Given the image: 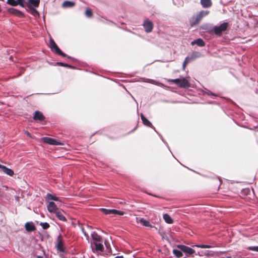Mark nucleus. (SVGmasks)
<instances>
[{
	"instance_id": "nucleus-10",
	"label": "nucleus",
	"mask_w": 258,
	"mask_h": 258,
	"mask_svg": "<svg viewBox=\"0 0 258 258\" xmlns=\"http://www.w3.org/2000/svg\"><path fill=\"white\" fill-rule=\"evenodd\" d=\"M42 140L44 143L49 145H57L59 144V143L55 140L49 137H43V138H42Z\"/></svg>"
},
{
	"instance_id": "nucleus-6",
	"label": "nucleus",
	"mask_w": 258,
	"mask_h": 258,
	"mask_svg": "<svg viewBox=\"0 0 258 258\" xmlns=\"http://www.w3.org/2000/svg\"><path fill=\"white\" fill-rule=\"evenodd\" d=\"M40 0H28L26 2V5L28 9L31 8H35L39 7Z\"/></svg>"
},
{
	"instance_id": "nucleus-24",
	"label": "nucleus",
	"mask_w": 258,
	"mask_h": 258,
	"mask_svg": "<svg viewBox=\"0 0 258 258\" xmlns=\"http://www.w3.org/2000/svg\"><path fill=\"white\" fill-rule=\"evenodd\" d=\"M55 212L56 215L57 217L60 219V220L65 221L66 220V219L65 217L62 215L59 211H54Z\"/></svg>"
},
{
	"instance_id": "nucleus-28",
	"label": "nucleus",
	"mask_w": 258,
	"mask_h": 258,
	"mask_svg": "<svg viewBox=\"0 0 258 258\" xmlns=\"http://www.w3.org/2000/svg\"><path fill=\"white\" fill-rule=\"evenodd\" d=\"M173 252L174 254L177 257H180L182 256V253L177 249H173Z\"/></svg>"
},
{
	"instance_id": "nucleus-12",
	"label": "nucleus",
	"mask_w": 258,
	"mask_h": 258,
	"mask_svg": "<svg viewBox=\"0 0 258 258\" xmlns=\"http://www.w3.org/2000/svg\"><path fill=\"white\" fill-rule=\"evenodd\" d=\"M25 228L27 232L34 231L36 229L35 226L32 222H26L25 224Z\"/></svg>"
},
{
	"instance_id": "nucleus-5",
	"label": "nucleus",
	"mask_w": 258,
	"mask_h": 258,
	"mask_svg": "<svg viewBox=\"0 0 258 258\" xmlns=\"http://www.w3.org/2000/svg\"><path fill=\"white\" fill-rule=\"evenodd\" d=\"M228 26V23L224 22L219 26H215L213 28V31L216 35L220 36L223 32H224L227 30Z\"/></svg>"
},
{
	"instance_id": "nucleus-48",
	"label": "nucleus",
	"mask_w": 258,
	"mask_h": 258,
	"mask_svg": "<svg viewBox=\"0 0 258 258\" xmlns=\"http://www.w3.org/2000/svg\"><path fill=\"white\" fill-rule=\"evenodd\" d=\"M27 135L30 136V134L29 133H27Z\"/></svg>"
},
{
	"instance_id": "nucleus-29",
	"label": "nucleus",
	"mask_w": 258,
	"mask_h": 258,
	"mask_svg": "<svg viewBox=\"0 0 258 258\" xmlns=\"http://www.w3.org/2000/svg\"><path fill=\"white\" fill-rule=\"evenodd\" d=\"M7 3L10 6L15 7L17 6L16 0H7Z\"/></svg>"
},
{
	"instance_id": "nucleus-20",
	"label": "nucleus",
	"mask_w": 258,
	"mask_h": 258,
	"mask_svg": "<svg viewBox=\"0 0 258 258\" xmlns=\"http://www.w3.org/2000/svg\"><path fill=\"white\" fill-rule=\"evenodd\" d=\"M57 241V243L56 246L57 249L59 250L60 251H63L62 243L61 242V237L60 236L58 237Z\"/></svg>"
},
{
	"instance_id": "nucleus-4",
	"label": "nucleus",
	"mask_w": 258,
	"mask_h": 258,
	"mask_svg": "<svg viewBox=\"0 0 258 258\" xmlns=\"http://www.w3.org/2000/svg\"><path fill=\"white\" fill-rule=\"evenodd\" d=\"M49 47L52 51H54L57 54L63 57L67 56V55L59 49V48L52 38H50L49 41Z\"/></svg>"
},
{
	"instance_id": "nucleus-30",
	"label": "nucleus",
	"mask_w": 258,
	"mask_h": 258,
	"mask_svg": "<svg viewBox=\"0 0 258 258\" xmlns=\"http://www.w3.org/2000/svg\"><path fill=\"white\" fill-rule=\"evenodd\" d=\"M85 15L88 17H91L93 15L92 11L90 9H86L85 11Z\"/></svg>"
},
{
	"instance_id": "nucleus-39",
	"label": "nucleus",
	"mask_w": 258,
	"mask_h": 258,
	"mask_svg": "<svg viewBox=\"0 0 258 258\" xmlns=\"http://www.w3.org/2000/svg\"><path fill=\"white\" fill-rule=\"evenodd\" d=\"M232 207L233 208H241V206H237L234 205V206H232Z\"/></svg>"
},
{
	"instance_id": "nucleus-13",
	"label": "nucleus",
	"mask_w": 258,
	"mask_h": 258,
	"mask_svg": "<svg viewBox=\"0 0 258 258\" xmlns=\"http://www.w3.org/2000/svg\"><path fill=\"white\" fill-rule=\"evenodd\" d=\"M136 221L137 223H140L141 224L145 226L150 227L151 228L153 227L147 220H145L143 218L136 217Z\"/></svg>"
},
{
	"instance_id": "nucleus-42",
	"label": "nucleus",
	"mask_w": 258,
	"mask_h": 258,
	"mask_svg": "<svg viewBox=\"0 0 258 258\" xmlns=\"http://www.w3.org/2000/svg\"><path fill=\"white\" fill-rule=\"evenodd\" d=\"M115 258H123L122 256H117Z\"/></svg>"
},
{
	"instance_id": "nucleus-23",
	"label": "nucleus",
	"mask_w": 258,
	"mask_h": 258,
	"mask_svg": "<svg viewBox=\"0 0 258 258\" xmlns=\"http://www.w3.org/2000/svg\"><path fill=\"white\" fill-rule=\"evenodd\" d=\"M195 57L193 56H191L190 57H186L185 59H184V61L183 63V69L184 70L185 69V68L186 67V66L187 65V64L191 60H192V59H194Z\"/></svg>"
},
{
	"instance_id": "nucleus-11",
	"label": "nucleus",
	"mask_w": 258,
	"mask_h": 258,
	"mask_svg": "<svg viewBox=\"0 0 258 258\" xmlns=\"http://www.w3.org/2000/svg\"><path fill=\"white\" fill-rule=\"evenodd\" d=\"M45 119V117L39 111H36L33 116V119L35 120L43 121Z\"/></svg>"
},
{
	"instance_id": "nucleus-26",
	"label": "nucleus",
	"mask_w": 258,
	"mask_h": 258,
	"mask_svg": "<svg viewBox=\"0 0 258 258\" xmlns=\"http://www.w3.org/2000/svg\"><path fill=\"white\" fill-rule=\"evenodd\" d=\"M74 5L75 3L71 1H64L62 4L64 7H72Z\"/></svg>"
},
{
	"instance_id": "nucleus-43",
	"label": "nucleus",
	"mask_w": 258,
	"mask_h": 258,
	"mask_svg": "<svg viewBox=\"0 0 258 258\" xmlns=\"http://www.w3.org/2000/svg\"><path fill=\"white\" fill-rule=\"evenodd\" d=\"M36 258H43V257H42V256H41L37 255V256H36Z\"/></svg>"
},
{
	"instance_id": "nucleus-25",
	"label": "nucleus",
	"mask_w": 258,
	"mask_h": 258,
	"mask_svg": "<svg viewBox=\"0 0 258 258\" xmlns=\"http://www.w3.org/2000/svg\"><path fill=\"white\" fill-rule=\"evenodd\" d=\"M96 249L98 251H102L103 250V245L101 243L94 242Z\"/></svg>"
},
{
	"instance_id": "nucleus-45",
	"label": "nucleus",
	"mask_w": 258,
	"mask_h": 258,
	"mask_svg": "<svg viewBox=\"0 0 258 258\" xmlns=\"http://www.w3.org/2000/svg\"><path fill=\"white\" fill-rule=\"evenodd\" d=\"M15 198H16V199L18 201L19 197L17 196Z\"/></svg>"
},
{
	"instance_id": "nucleus-17",
	"label": "nucleus",
	"mask_w": 258,
	"mask_h": 258,
	"mask_svg": "<svg viewBox=\"0 0 258 258\" xmlns=\"http://www.w3.org/2000/svg\"><path fill=\"white\" fill-rule=\"evenodd\" d=\"M191 45L197 44L198 46L202 47L205 45V43L201 38H199L191 42Z\"/></svg>"
},
{
	"instance_id": "nucleus-41",
	"label": "nucleus",
	"mask_w": 258,
	"mask_h": 258,
	"mask_svg": "<svg viewBox=\"0 0 258 258\" xmlns=\"http://www.w3.org/2000/svg\"><path fill=\"white\" fill-rule=\"evenodd\" d=\"M105 244L107 248L108 249L109 248L108 245V244L107 243V242L106 241L105 242Z\"/></svg>"
},
{
	"instance_id": "nucleus-2",
	"label": "nucleus",
	"mask_w": 258,
	"mask_h": 258,
	"mask_svg": "<svg viewBox=\"0 0 258 258\" xmlns=\"http://www.w3.org/2000/svg\"><path fill=\"white\" fill-rule=\"evenodd\" d=\"M209 14L208 11H201L195 16H193L189 19V24L190 26L194 27L199 24L201 20L204 16L208 15Z\"/></svg>"
},
{
	"instance_id": "nucleus-18",
	"label": "nucleus",
	"mask_w": 258,
	"mask_h": 258,
	"mask_svg": "<svg viewBox=\"0 0 258 258\" xmlns=\"http://www.w3.org/2000/svg\"><path fill=\"white\" fill-rule=\"evenodd\" d=\"M201 4L204 8H209L212 4L211 0H201Z\"/></svg>"
},
{
	"instance_id": "nucleus-19",
	"label": "nucleus",
	"mask_w": 258,
	"mask_h": 258,
	"mask_svg": "<svg viewBox=\"0 0 258 258\" xmlns=\"http://www.w3.org/2000/svg\"><path fill=\"white\" fill-rule=\"evenodd\" d=\"M91 236L94 242L100 241L102 239L101 237L95 232L92 233Z\"/></svg>"
},
{
	"instance_id": "nucleus-9",
	"label": "nucleus",
	"mask_w": 258,
	"mask_h": 258,
	"mask_svg": "<svg viewBox=\"0 0 258 258\" xmlns=\"http://www.w3.org/2000/svg\"><path fill=\"white\" fill-rule=\"evenodd\" d=\"M177 247L184 252L189 254H193L195 252L193 249L183 245H177Z\"/></svg>"
},
{
	"instance_id": "nucleus-15",
	"label": "nucleus",
	"mask_w": 258,
	"mask_h": 258,
	"mask_svg": "<svg viewBox=\"0 0 258 258\" xmlns=\"http://www.w3.org/2000/svg\"><path fill=\"white\" fill-rule=\"evenodd\" d=\"M106 215H123L124 213L122 211H103Z\"/></svg>"
},
{
	"instance_id": "nucleus-46",
	"label": "nucleus",
	"mask_w": 258,
	"mask_h": 258,
	"mask_svg": "<svg viewBox=\"0 0 258 258\" xmlns=\"http://www.w3.org/2000/svg\"><path fill=\"white\" fill-rule=\"evenodd\" d=\"M84 234H85V235L86 236H87V238H88V237H89V236H88L86 234V233H85V232H84Z\"/></svg>"
},
{
	"instance_id": "nucleus-33",
	"label": "nucleus",
	"mask_w": 258,
	"mask_h": 258,
	"mask_svg": "<svg viewBox=\"0 0 258 258\" xmlns=\"http://www.w3.org/2000/svg\"><path fill=\"white\" fill-rule=\"evenodd\" d=\"M196 246L201 248H210L211 246L209 245H204V244H201V245H196Z\"/></svg>"
},
{
	"instance_id": "nucleus-31",
	"label": "nucleus",
	"mask_w": 258,
	"mask_h": 258,
	"mask_svg": "<svg viewBox=\"0 0 258 258\" xmlns=\"http://www.w3.org/2000/svg\"><path fill=\"white\" fill-rule=\"evenodd\" d=\"M17 6L19 5L22 8H24L25 7V2L24 0H16Z\"/></svg>"
},
{
	"instance_id": "nucleus-1",
	"label": "nucleus",
	"mask_w": 258,
	"mask_h": 258,
	"mask_svg": "<svg viewBox=\"0 0 258 258\" xmlns=\"http://www.w3.org/2000/svg\"><path fill=\"white\" fill-rule=\"evenodd\" d=\"M45 200L48 204L47 206V210H58L61 205L58 198L54 195L47 194L45 197Z\"/></svg>"
},
{
	"instance_id": "nucleus-36",
	"label": "nucleus",
	"mask_w": 258,
	"mask_h": 258,
	"mask_svg": "<svg viewBox=\"0 0 258 258\" xmlns=\"http://www.w3.org/2000/svg\"><path fill=\"white\" fill-rule=\"evenodd\" d=\"M207 94L209 95H213V96H217V95H215V94L213 93L212 92H211L210 91H208L207 92Z\"/></svg>"
},
{
	"instance_id": "nucleus-37",
	"label": "nucleus",
	"mask_w": 258,
	"mask_h": 258,
	"mask_svg": "<svg viewBox=\"0 0 258 258\" xmlns=\"http://www.w3.org/2000/svg\"><path fill=\"white\" fill-rule=\"evenodd\" d=\"M57 64L60 66L65 67H66V64L63 62H58Z\"/></svg>"
},
{
	"instance_id": "nucleus-21",
	"label": "nucleus",
	"mask_w": 258,
	"mask_h": 258,
	"mask_svg": "<svg viewBox=\"0 0 258 258\" xmlns=\"http://www.w3.org/2000/svg\"><path fill=\"white\" fill-rule=\"evenodd\" d=\"M163 218L167 223L171 224L173 222L171 217L167 214L163 215Z\"/></svg>"
},
{
	"instance_id": "nucleus-3",
	"label": "nucleus",
	"mask_w": 258,
	"mask_h": 258,
	"mask_svg": "<svg viewBox=\"0 0 258 258\" xmlns=\"http://www.w3.org/2000/svg\"><path fill=\"white\" fill-rule=\"evenodd\" d=\"M168 82L175 84L180 88H187L190 87L189 82L185 78L171 79L168 80Z\"/></svg>"
},
{
	"instance_id": "nucleus-8",
	"label": "nucleus",
	"mask_w": 258,
	"mask_h": 258,
	"mask_svg": "<svg viewBox=\"0 0 258 258\" xmlns=\"http://www.w3.org/2000/svg\"><path fill=\"white\" fill-rule=\"evenodd\" d=\"M143 26L145 31L147 33L151 32L153 28V24L152 22L148 20H146L144 21Z\"/></svg>"
},
{
	"instance_id": "nucleus-32",
	"label": "nucleus",
	"mask_w": 258,
	"mask_h": 258,
	"mask_svg": "<svg viewBox=\"0 0 258 258\" xmlns=\"http://www.w3.org/2000/svg\"><path fill=\"white\" fill-rule=\"evenodd\" d=\"M40 225L42 226V227L44 229H46L48 228H49V225L48 224V223H47L46 222L40 223Z\"/></svg>"
},
{
	"instance_id": "nucleus-14",
	"label": "nucleus",
	"mask_w": 258,
	"mask_h": 258,
	"mask_svg": "<svg viewBox=\"0 0 258 258\" xmlns=\"http://www.w3.org/2000/svg\"><path fill=\"white\" fill-rule=\"evenodd\" d=\"M1 169L5 173L9 176H12L14 174V172L12 169L9 168L4 165L3 166Z\"/></svg>"
},
{
	"instance_id": "nucleus-22",
	"label": "nucleus",
	"mask_w": 258,
	"mask_h": 258,
	"mask_svg": "<svg viewBox=\"0 0 258 258\" xmlns=\"http://www.w3.org/2000/svg\"><path fill=\"white\" fill-rule=\"evenodd\" d=\"M27 11L29 12L31 15L34 16H38L39 14L38 12L35 8H31V9H27Z\"/></svg>"
},
{
	"instance_id": "nucleus-27",
	"label": "nucleus",
	"mask_w": 258,
	"mask_h": 258,
	"mask_svg": "<svg viewBox=\"0 0 258 258\" xmlns=\"http://www.w3.org/2000/svg\"><path fill=\"white\" fill-rule=\"evenodd\" d=\"M242 196H247L250 194V190L249 188L243 189L241 192Z\"/></svg>"
},
{
	"instance_id": "nucleus-7",
	"label": "nucleus",
	"mask_w": 258,
	"mask_h": 258,
	"mask_svg": "<svg viewBox=\"0 0 258 258\" xmlns=\"http://www.w3.org/2000/svg\"><path fill=\"white\" fill-rule=\"evenodd\" d=\"M8 12L10 14L17 16L19 18H23L25 16L24 14L22 12L14 8L8 9Z\"/></svg>"
},
{
	"instance_id": "nucleus-40",
	"label": "nucleus",
	"mask_w": 258,
	"mask_h": 258,
	"mask_svg": "<svg viewBox=\"0 0 258 258\" xmlns=\"http://www.w3.org/2000/svg\"><path fill=\"white\" fill-rule=\"evenodd\" d=\"M66 67L69 68H73L72 66L68 64H66Z\"/></svg>"
},
{
	"instance_id": "nucleus-16",
	"label": "nucleus",
	"mask_w": 258,
	"mask_h": 258,
	"mask_svg": "<svg viewBox=\"0 0 258 258\" xmlns=\"http://www.w3.org/2000/svg\"><path fill=\"white\" fill-rule=\"evenodd\" d=\"M141 118L143 124L147 126L148 127H151L152 126V124L151 123V122L147 118H146V117L142 113L141 114Z\"/></svg>"
},
{
	"instance_id": "nucleus-47",
	"label": "nucleus",
	"mask_w": 258,
	"mask_h": 258,
	"mask_svg": "<svg viewBox=\"0 0 258 258\" xmlns=\"http://www.w3.org/2000/svg\"><path fill=\"white\" fill-rule=\"evenodd\" d=\"M3 165H1L0 164V169H2V167H3Z\"/></svg>"
},
{
	"instance_id": "nucleus-44",
	"label": "nucleus",
	"mask_w": 258,
	"mask_h": 258,
	"mask_svg": "<svg viewBox=\"0 0 258 258\" xmlns=\"http://www.w3.org/2000/svg\"><path fill=\"white\" fill-rule=\"evenodd\" d=\"M98 210H107L106 209H105V208H100V209H99Z\"/></svg>"
},
{
	"instance_id": "nucleus-38",
	"label": "nucleus",
	"mask_w": 258,
	"mask_h": 258,
	"mask_svg": "<svg viewBox=\"0 0 258 258\" xmlns=\"http://www.w3.org/2000/svg\"><path fill=\"white\" fill-rule=\"evenodd\" d=\"M138 121H137L135 127H134V128L131 132H134L135 130H136L137 129V128L138 127Z\"/></svg>"
},
{
	"instance_id": "nucleus-35",
	"label": "nucleus",
	"mask_w": 258,
	"mask_h": 258,
	"mask_svg": "<svg viewBox=\"0 0 258 258\" xmlns=\"http://www.w3.org/2000/svg\"><path fill=\"white\" fill-rule=\"evenodd\" d=\"M148 82H149L150 83H152V84H156V85L160 84V83H157L156 81H155L154 80H150V81Z\"/></svg>"
},
{
	"instance_id": "nucleus-34",
	"label": "nucleus",
	"mask_w": 258,
	"mask_h": 258,
	"mask_svg": "<svg viewBox=\"0 0 258 258\" xmlns=\"http://www.w3.org/2000/svg\"><path fill=\"white\" fill-rule=\"evenodd\" d=\"M248 249L253 251H258V246L249 247Z\"/></svg>"
}]
</instances>
